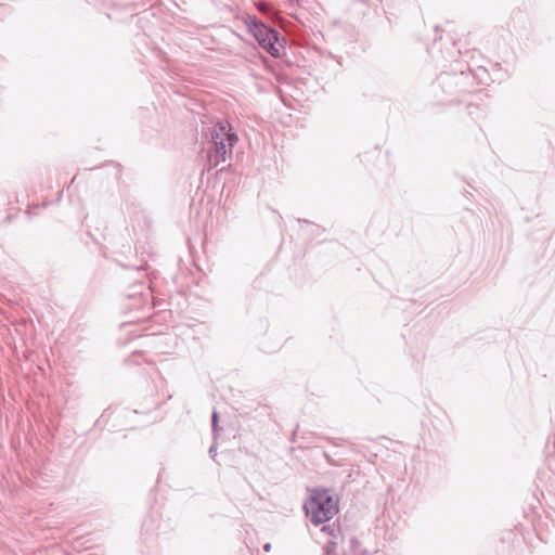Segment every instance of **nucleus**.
I'll use <instances>...</instances> for the list:
<instances>
[{"instance_id": "5", "label": "nucleus", "mask_w": 555, "mask_h": 555, "mask_svg": "<svg viewBox=\"0 0 555 555\" xmlns=\"http://www.w3.org/2000/svg\"><path fill=\"white\" fill-rule=\"evenodd\" d=\"M126 296L128 298L138 297L140 306L143 304H149L150 299L152 298L151 288L145 280H138L133 285H131Z\"/></svg>"}, {"instance_id": "3", "label": "nucleus", "mask_w": 555, "mask_h": 555, "mask_svg": "<svg viewBox=\"0 0 555 555\" xmlns=\"http://www.w3.org/2000/svg\"><path fill=\"white\" fill-rule=\"evenodd\" d=\"M304 508L314 526L330 521L339 511L338 501L334 499L331 490L325 488L312 489Z\"/></svg>"}, {"instance_id": "4", "label": "nucleus", "mask_w": 555, "mask_h": 555, "mask_svg": "<svg viewBox=\"0 0 555 555\" xmlns=\"http://www.w3.org/2000/svg\"><path fill=\"white\" fill-rule=\"evenodd\" d=\"M249 30L268 53L272 56H279L282 44L280 42V35L274 28L262 22L254 21L249 26Z\"/></svg>"}, {"instance_id": "2", "label": "nucleus", "mask_w": 555, "mask_h": 555, "mask_svg": "<svg viewBox=\"0 0 555 555\" xmlns=\"http://www.w3.org/2000/svg\"><path fill=\"white\" fill-rule=\"evenodd\" d=\"M238 138L231 125L227 121H218L210 129L211 146L207 152L208 169L217 167L231 156L232 149Z\"/></svg>"}, {"instance_id": "1", "label": "nucleus", "mask_w": 555, "mask_h": 555, "mask_svg": "<svg viewBox=\"0 0 555 555\" xmlns=\"http://www.w3.org/2000/svg\"><path fill=\"white\" fill-rule=\"evenodd\" d=\"M473 81L474 77L469 68L460 72H442L434 82L433 91L438 103L451 104L459 101L460 94L469 92Z\"/></svg>"}, {"instance_id": "11", "label": "nucleus", "mask_w": 555, "mask_h": 555, "mask_svg": "<svg viewBox=\"0 0 555 555\" xmlns=\"http://www.w3.org/2000/svg\"><path fill=\"white\" fill-rule=\"evenodd\" d=\"M302 222H304V223H306V224H308V225H310V227H312V228H313V229H315L317 231H319V230H320V228H319L318 225H315V224H313V223H311V222H309V221H307V220H302Z\"/></svg>"}, {"instance_id": "13", "label": "nucleus", "mask_w": 555, "mask_h": 555, "mask_svg": "<svg viewBox=\"0 0 555 555\" xmlns=\"http://www.w3.org/2000/svg\"><path fill=\"white\" fill-rule=\"evenodd\" d=\"M328 441L336 447L340 446V443L336 439L328 438Z\"/></svg>"}, {"instance_id": "6", "label": "nucleus", "mask_w": 555, "mask_h": 555, "mask_svg": "<svg viewBox=\"0 0 555 555\" xmlns=\"http://www.w3.org/2000/svg\"><path fill=\"white\" fill-rule=\"evenodd\" d=\"M218 420H219V415H218L217 411H214L211 414V430H212L215 440L217 439V435H218V430H219Z\"/></svg>"}, {"instance_id": "8", "label": "nucleus", "mask_w": 555, "mask_h": 555, "mask_svg": "<svg viewBox=\"0 0 555 555\" xmlns=\"http://www.w3.org/2000/svg\"><path fill=\"white\" fill-rule=\"evenodd\" d=\"M324 456L331 466H340L341 465V464L337 463L330 454L324 453Z\"/></svg>"}, {"instance_id": "9", "label": "nucleus", "mask_w": 555, "mask_h": 555, "mask_svg": "<svg viewBox=\"0 0 555 555\" xmlns=\"http://www.w3.org/2000/svg\"><path fill=\"white\" fill-rule=\"evenodd\" d=\"M208 452H209V454H210L211 459L215 461V457H216V455H217V444H216V442H214V443L210 446V448H209V451H208Z\"/></svg>"}, {"instance_id": "10", "label": "nucleus", "mask_w": 555, "mask_h": 555, "mask_svg": "<svg viewBox=\"0 0 555 555\" xmlns=\"http://www.w3.org/2000/svg\"><path fill=\"white\" fill-rule=\"evenodd\" d=\"M146 269H147V263L145 262L144 264L137 267L134 271L140 273L141 271H145Z\"/></svg>"}, {"instance_id": "7", "label": "nucleus", "mask_w": 555, "mask_h": 555, "mask_svg": "<svg viewBox=\"0 0 555 555\" xmlns=\"http://www.w3.org/2000/svg\"><path fill=\"white\" fill-rule=\"evenodd\" d=\"M321 530L332 537H335L336 532L339 531V527L336 524L324 525Z\"/></svg>"}, {"instance_id": "12", "label": "nucleus", "mask_w": 555, "mask_h": 555, "mask_svg": "<svg viewBox=\"0 0 555 555\" xmlns=\"http://www.w3.org/2000/svg\"><path fill=\"white\" fill-rule=\"evenodd\" d=\"M271 547H272L271 543H266V544L263 545V551H264V552H270V551H271Z\"/></svg>"}]
</instances>
